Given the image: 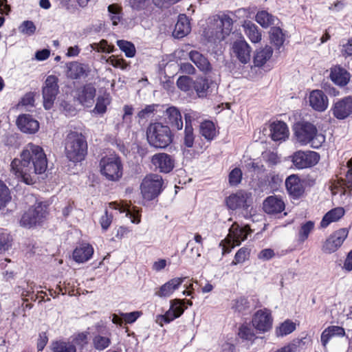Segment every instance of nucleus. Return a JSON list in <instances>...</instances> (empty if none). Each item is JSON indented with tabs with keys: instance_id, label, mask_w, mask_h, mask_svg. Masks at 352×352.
<instances>
[{
	"instance_id": "obj_1",
	"label": "nucleus",
	"mask_w": 352,
	"mask_h": 352,
	"mask_svg": "<svg viewBox=\"0 0 352 352\" xmlns=\"http://www.w3.org/2000/svg\"><path fill=\"white\" fill-rule=\"evenodd\" d=\"M47 168V160L43 148L33 143L28 144L10 164L11 172L21 182L30 185L35 182L34 175L42 174Z\"/></svg>"
},
{
	"instance_id": "obj_2",
	"label": "nucleus",
	"mask_w": 352,
	"mask_h": 352,
	"mask_svg": "<svg viewBox=\"0 0 352 352\" xmlns=\"http://www.w3.org/2000/svg\"><path fill=\"white\" fill-rule=\"evenodd\" d=\"M88 153L85 136L77 131H70L65 140V153L67 158L74 163L85 160Z\"/></svg>"
},
{
	"instance_id": "obj_3",
	"label": "nucleus",
	"mask_w": 352,
	"mask_h": 352,
	"mask_svg": "<svg viewBox=\"0 0 352 352\" xmlns=\"http://www.w3.org/2000/svg\"><path fill=\"white\" fill-rule=\"evenodd\" d=\"M148 144L157 148H165L173 140L170 127L161 122L151 123L146 129Z\"/></svg>"
},
{
	"instance_id": "obj_4",
	"label": "nucleus",
	"mask_w": 352,
	"mask_h": 352,
	"mask_svg": "<svg viewBox=\"0 0 352 352\" xmlns=\"http://www.w3.org/2000/svg\"><path fill=\"white\" fill-rule=\"evenodd\" d=\"M226 204L232 210H241V214L245 219H250L255 214L252 207V194L243 190L232 193L226 199Z\"/></svg>"
},
{
	"instance_id": "obj_5",
	"label": "nucleus",
	"mask_w": 352,
	"mask_h": 352,
	"mask_svg": "<svg viewBox=\"0 0 352 352\" xmlns=\"http://www.w3.org/2000/svg\"><path fill=\"white\" fill-rule=\"evenodd\" d=\"M99 167L101 175L109 181L116 182L122 177L123 164L117 154L102 157L99 162Z\"/></svg>"
},
{
	"instance_id": "obj_6",
	"label": "nucleus",
	"mask_w": 352,
	"mask_h": 352,
	"mask_svg": "<svg viewBox=\"0 0 352 352\" xmlns=\"http://www.w3.org/2000/svg\"><path fill=\"white\" fill-rule=\"evenodd\" d=\"M229 231L227 237L220 243V246H222L223 254L229 253L234 246L239 245L252 230L248 226L239 225L234 221Z\"/></svg>"
},
{
	"instance_id": "obj_7",
	"label": "nucleus",
	"mask_w": 352,
	"mask_h": 352,
	"mask_svg": "<svg viewBox=\"0 0 352 352\" xmlns=\"http://www.w3.org/2000/svg\"><path fill=\"white\" fill-rule=\"evenodd\" d=\"M164 180L157 174L147 175L142 180L140 190L144 199L151 201L157 197L163 190Z\"/></svg>"
},
{
	"instance_id": "obj_8",
	"label": "nucleus",
	"mask_w": 352,
	"mask_h": 352,
	"mask_svg": "<svg viewBox=\"0 0 352 352\" xmlns=\"http://www.w3.org/2000/svg\"><path fill=\"white\" fill-rule=\"evenodd\" d=\"M294 135L300 145H307L316 137L318 129L316 126L307 121H298L293 126Z\"/></svg>"
},
{
	"instance_id": "obj_9",
	"label": "nucleus",
	"mask_w": 352,
	"mask_h": 352,
	"mask_svg": "<svg viewBox=\"0 0 352 352\" xmlns=\"http://www.w3.org/2000/svg\"><path fill=\"white\" fill-rule=\"evenodd\" d=\"M58 78L54 75L48 76L42 88L43 107L45 109H50L54 103L59 92Z\"/></svg>"
},
{
	"instance_id": "obj_10",
	"label": "nucleus",
	"mask_w": 352,
	"mask_h": 352,
	"mask_svg": "<svg viewBox=\"0 0 352 352\" xmlns=\"http://www.w3.org/2000/svg\"><path fill=\"white\" fill-rule=\"evenodd\" d=\"M348 234L347 228H341L333 232L322 242V252L327 254L336 252L342 245Z\"/></svg>"
},
{
	"instance_id": "obj_11",
	"label": "nucleus",
	"mask_w": 352,
	"mask_h": 352,
	"mask_svg": "<svg viewBox=\"0 0 352 352\" xmlns=\"http://www.w3.org/2000/svg\"><path fill=\"white\" fill-rule=\"evenodd\" d=\"M292 162L298 169L314 166L320 160V155L312 151H298L291 156Z\"/></svg>"
},
{
	"instance_id": "obj_12",
	"label": "nucleus",
	"mask_w": 352,
	"mask_h": 352,
	"mask_svg": "<svg viewBox=\"0 0 352 352\" xmlns=\"http://www.w3.org/2000/svg\"><path fill=\"white\" fill-rule=\"evenodd\" d=\"M121 213H125V217L131 220H140L141 210L136 206L129 207V208H122L116 203H110L109 206L105 210L106 220H113L116 219L118 215Z\"/></svg>"
},
{
	"instance_id": "obj_13",
	"label": "nucleus",
	"mask_w": 352,
	"mask_h": 352,
	"mask_svg": "<svg viewBox=\"0 0 352 352\" xmlns=\"http://www.w3.org/2000/svg\"><path fill=\"white\" fill-rule=\"evenodd\" d=\"M287 192L292 199L298 200L306 196L305 186L302 183V179L295 174L288 176L285 182Z\"/></svg>"
},
{
	"instance_id": "obj_14",
	"label": "nucleus",
	"mask_w": 352,
	"mask_h": 352,
	"mask_svg": "<svg viewBox=\"0 0 352 352\" xmlns=\"http://www.w3.org/2000/svg\"><path fill=\"white\" fill-rule=\"evenodd\" d=\"M348 170L344 179H338L331 186L333 195H351L352 194V158L347 162Z\"/></svg>"
},
{
	"instance_id": "obj_15",
	"label": "nucleus",
	"mask_w": 352,
	"mask_h": 352,
	"mask_svg": "<svg viewBox=\"0 0 352 352\" xmlns=\"http://www.w3.org/2000/svg\"><path fill=\"white\" fill-rule=\"evenodd\" d=\"M252 325L258 333H265L272 327L273 318L269 309L258 310L253 316Z\"/></svg>"
},
{
	"instance_id": "obj_16",
	"label": "nucleus",
	"mask_w": 352,
	"mask_h": 352,
	"mask_svg": "<svg viewBox=\"0 0 352 352\" xmlns=\"http://www.w3.org/2000/svg\"><path fill=\"white\" fill-rule=\"evenodd\" d=\"M333 117L344 120L352 114V96H345L334 102L331 108Z\"/></svg>"
},
{
	"instance_id": "obj_17",
	"label": "nucleus",
	"mask_w": 352,
	"mask_h": 352,
	"mask_svg": "<svg viewBox=\"0 0 352 352\" xmlns=\"http://www.w3.org/2000/svg\"><path fill=\"white\" fill-rule=\"evenodd\" d=\"M350 72L340 65H334L329 69V78L336 85L346 87L351 80Z\"/></svg>"
},
{
	"instance_id": "obj_18",
	"label": "nucleus",
	"mask_w": 352,
	"mask_h": 352,
	"mask_svg": "<svg viewBox=\"0 0 352 352\" xmlns=\"http://www.w3.org/2000/svg\"><path fill=\"white\" fill-rule=\"evenodd\" d=\"M151 163L156 169L163 173H169L175 167V160L166 153H159L153 155Z\"/></svg>"
},
{
	"instance_id": "obj_19",
	"label": "nucleus",
	"mask_w": 352,
	"mask_h": 352,
	"mask_svg": "<svg viewBox=\"0 0 352 352\" xmlns=\"http://www.w3.org/2000/svg\"><path fill=\"white\" fill-rule=\"evenodd\" d=\"M232 50L233 54L241 64L245 65L250 62L252 48L243 38L235 41Z\"/></svg>"
},
{
	"instance_id": "obj_20",
	"label": "nucleus",
	"mask_w": 352,
	"mask_h": 352,
	"mask_svg": "<svg viewBox=\"0 0 352 352\" xmlns=\"http://www.w3.org/2000/svg\"><path fill=\"white\" fill-rule=\"evenodd\" d=\"M49 214V205L43 201L36 202L23 214L21 220H42Z\"/></svg>"
},
{
	"instance_id": "obj_21",
	"label": "nucleus",
	"mask_w": 352,
	"mask_h": 352,
	"mask_svg": "<svg viewBox=\"0 0 352 352\" xmlns=\"http://www.w3.org/2000/svg\"><path fill=\"white\" fill-rule=\"evenodd\" d=\"M309 103L314 110L323 112L328 107L329 99L323 91L314 89L309 93Z\"/></svg>"
},
{
	"instance_id": "obj_22",
	"label": "nucleus",
	"mask_w": 352,
	"mask_h": 352,
	"mask_svg": "<svg viewBox=\"0 0 352 352\" xmlns=\"http://www.w3.org/2000/svg\"><path fill=\"white\" fill-rule=\"evenodd\" d=\"M270 138L273 141H285L289 137V129L283 121L277 120L270 125Z\"/></svg>"
},
{
	"instance_id": "obj_23",
	"label": "nucleus",
	"mask_w": 352,
	"mask_h": 352,
	"mask_svg": "<svg viewBox=\"0 0 352 352\" xmlns=\"http://www.w3.org/2000/svg\"><path fill=\"white\" fill-rule=\"evenodd\" d=\"M90 72L91 69L89 65L75 61L69 64L67 76L72 80H78L87 77Z\"/></svg>"
},
{
	"instance_id": "obj_24",
	"label": "nucleus",
	"mask_w": 352,
	"mask_h": 352,
	"mask_svg": "<svg viewBox=\"0 0 352 352\" xmlns=\"http://www.w3.org/2000/svg\"><path fill=\"white\" fill-rule=\"evenodd\" d=\"M215 83L206 77H197L193 82V89L199 98H206L212 92Z\"/></svg>"
},
{
	"instance_id": "obj_25",
	"label": "nucleus",
	"mask_w": 352,
	"mask_h": 352,
	"mask_svg": "<svg viewBox=\"0 0 352 352\" xmlns=\"http://www.w3.org/2000/svg\"><path fill=\"white\" fill-rule=\"evenodd\" d=\"M16 124L21 131L30 134L36 133L39 129L38 122L29 114L19 116L16 120Z\"/></svg>"
},
{
	"instance_id": "obj_26",
	"label": "nucleus",
	"mask_w": 352,
	"mask_h": 352,
	"mask_svg": "<svg viewBox=\"0 0 352 352\" xmlns=\"http://www.w3.org/2000/svg\"><path fill=\"white\" fill-rule=\"evenodd\" d=\"M263 208L267 214H278L285 210L283 200L276 196H269L263 201Z\"/></svg>"
},
{
	"instance_id": "obj_27",
	"label": "nucleus",
	"mask_w": 352,
	"mask_h": 352,
	"mask_svg": "<svg viewBox=\"0 0 352 352\" xmlns=\"http://www.w3.org/2000/svg\"><path fill=\"white\" fill-rule=\"evenodd\" d=\"M186 278H173L162 285L156 292L155 295L161 297H169L183 283Z\"/></svg>"
},
{
	"instance_id": "obj_28",
	"label": "nucleus",
	"mask_w": 352,
	"mask_h": 352,
	"mask_svg": "<svg viewBox=\"0 0 352 352\" xmlns=\"http://www.w3.org/2000/svg\"><path fill=\"white\" fill-rule=\"evenodd\" d=\"M190 31L191 25L189 19L186 14H180L175 25L173 35L177 38H182L188 35Z\"/></svg>"
},
{
	"instance_id": "obj_29",
	"label": "nucleus",
	"mask_w": 352,
	"mask_h": 352,
	"mask_svg": "<svg viewBox=\"0 0 352 352\" xmlns=\"http://www.w3.org/2000/svg\"><path fill=\"white\" fill-rule=\"evenodd\" d=\"M345 336L344 328L339 326H329L324 329L320 336V341L324 348L327 347L329 340L333 337H343Z\"/></svg>"
},
{
	"instance_id": "obj_30",
	"label": "nucleus",
	"mask_w": 352,
	"mask_h": 352,
	"mask_svg": "<svg viewBox=\"0 0 352 352\" xmlns=\"http://www.w3.org/2000/svg\"><path fill=\"white\" fill-rule=\"evenodd\" d=\"M96 89L91 83L85 85L78 93V99L82 104L88 105L94 102Z\"/></svg>"
},
{
	"instance_id": "obj_31",
	"label": "nucleus",
	"mask_w": 352,
	"mask_h": 352,
	"mask_svg": "<svg viewBox=\"0 0 352 352\" xmlns=\"http://www.w3.org/2000/svg\"><path fill=\"white\" fill-rule=\"evenodd\" d=\"M93 254V247L89 243H82L74 250L73 258L76 262L83 263L90 259Z\"/></svg>"
},
{
	"instance_id": "obj_32",
	"label": "nucleus",
	"mask_w": 352,
	"mask_h": 352,
	"mask_svg": "<svg viewBox=\"0 0 352 352\" xmlns=\"http://www.w3.org/2000/svg\"><path fill=\"white\" fill-rule=\"evenodd\" d=\"M167 122L177 129L181 130L183 128V121L179 110L175 107H168L166 111Z\"/></svg>"
},
{
	"instance_id": "obj_33",
	"label": "nucleus",
	"mask_w": 352,
	"mask_h": 352,
	"mask_svg": "<svg viewBox=\"0 0 352 352\" xmlns=\"http://www.w3.org/2000/svg\"><path fill=\"white\" fill-rule=\"evenodd\" d=\"M189 58L201 71L204 72L211 71L212 67L209 60L200 52L192 50L189 53Z\"/></svg>"
},
{
	"instance_id": "obj_34",
	"label": "nucleus",
	"mask_w": 352,
	"mask_h": 352,
	"mask_svg": "<svg viewBox=\"0 0 352 352\" xmlns=\"http://www.w3.org/2000/svg\"><path fill=\"white\" fill-rule=\"evenodd\" d=\"M244 32L252 43H256L261 40V32L258 26L251 21H245L243 25Z\"/></svg>"
},
{
	"instance_id": "obj_35",
	"label": "nucleus",
	"mask_w": 352,
	"mask_h": 352,
	"mask_svg": "<svg viewBox=\"0 0 352 352\" xmlns=\"http://www.w3.org/2000/svg\"><path fill=\"white\" fill-rule=\"evenodd\" d=\"M185 129H184V145L188 148H191L193 146L195 136L193 133V128L192 126V118L190 113H185Z\"/></svg>"
},
{
	"instance_id": "obj_36",
	"label": "nucleus",
	"mask_w": 352,
	"mask_h": 352,
	"mask_svg": "<svg viewBox=\"0 0 352 352\" xmlns=\"http://www.w3.org/2000/svg\"><path fill=\"white\" fill-rule=\"evenodd\" d=\"M109 17L112 25H118L123 19V8L120 4L112 3L107 7Z\"/></svg>"
},
{
	"instance_id": "obj_37",
	"label": "nucleus",
	"mask_w": 352,
	"mask_h": 352,
	"mask_svg": "<svg viewBox=\"0 0 352 352\" xmlns=\"http://www.w3.org/2000/svg\"><path fill=\"white\" fill-rule=\"evenodd\" d=\"M199 133L206 140L210 142L217 136V131L213 122L204 120L199 126Z\"/></svg>"
},
{
	"instance_id": "obj_38",
	"label": "nucleus",
	"mask_w": 352,
	"mask_h": 352,
	"mask_svg": "<svg viewBox=\"0 0 352 352\" xmlns=\"http://www.w3.org/2000/svg\"><path fill=\"white\" fill-rule=\"evenodd\" d=\"M272 48L267 45L257 51L254 56V63L255 66L262 67L272 57Z\"/></svg>"
},
{
	"instance_id": "obj_39",
	"label": "nucleus",
	"mask_w": 352,
	"mask_h": 352,
	"mask_svg": "<svg viewBox=\"0 0 352 352\" xmlns=\"http://www.w3.org/2000/svg\"><path fill=\"white\" fill-rule=\"evenodd\" d=\"M270 38L271 43L279 50L285 41V34L279 27H272L270 31Z\"/></svg>"
},
{
	"instance_id": "obj_40",
	"label": "nucleus",
	"mask_w": 352,
	"mask_h": 352,
	"mask_svg": "<svg viewBox=\"0 0 352 352\" xmlns=\"http://www.w3.org/2000/svg\"><path fill=\"white\" fill-rule=\"evenodd\" d=\"M276 17L265 10L258 11L256 16V21L264 28H267L274 24Z\"/></svg>"
},
{
	"instance_id": "obj_41",
	"label": "nucleus",
	"mask_w": 352,
	"mask_h": 352,
	"mask_svg": "<svg viewBox=\"0 0 352 352\" xmlns=\"http://www.w3.org/2000/svg\"><path fill=\"white\" fill-rule=\"evenodd\" d=\"M184 305V300L174 299L170 300V306L167 311L168 314L170 315L171 318H173V320L183 314L185 310Z\"/></svg>"
},
{
	"instance_id": "obj_42",
	"label": "nucleus",
	"mask_w": 352,
	"mask_h": 352,
	"mask_svg": "<svg viewBox=\"0 0 352 352\" xmlns=\"http://www.w3.org/2000/svg\"><path fill=\"white\" fill-rule=\"evenodd\" d=\"M52 352H76L75 345L64 340L54 341L51 344Z\"/></svg>"
},
{
	"instance_id": "obj_43",
	"label": "nucleus",
	"mask_w": 352,
	"mask_h": 352,
	"mask_svg": "<svg viewBox=\"0 0 352 352\" xmlns=\"http://www.w3.org/2000/svg\"><path fill=\"white\" fill-rule=\"evenodd\" d=\"M296 329V324L286 320L276 328L275 333L278 337H283L292 333Z\"/></svg>"
},
{
	"instance_id": "obj_44",
	"label": "nucleus",
	"mask_w": 352,
	"mask_h": 352,
	"mask_svg": "<svg viewBox=\"0 0 352 352\" xmlns=\"http://www.w3.org/2000/svg\"><path fill=\"white\" fill-rule=\"evenodd\" d=\"M314 228V221H306L300 224L298 230V240L300 243H303L307 239L310 232Z\"/></svg>"
},
{
	"instance_id": "obj_45",
	"label": "nucleus",
	"mask_w": 352,
	"mask_h": 352,
	"mask_svg": "<svg viewBox=\"0 0 352 352\" xmlns=\"http://www.w3.org/2000/svg\"><path fill=\"white\" fill-rule=\"evenodd\" d=\"M116 43L127 58H133L135 56L136 49L132 42L122 39L118 40Z\"/></svg>"
},
{
	"instance_id": "obj_46",
	"label": "nucleus",
	"mask_w": 352,
	"mask_h": 352,
	"mask_svg": "<svg viewBox=\"0 0 352 352\" xmlns=\"http://www.w3.org/2000/svg\"><path fill=\"white\" fill-rule=\"evenodd\" d=\"M261 157L269 167H274L280 162L278 153L270 150L262 152Z\"/></svg>"
},
{
	"instance_id": "obj_47",
	"label": "nucleus",
	"mask_w": 352,
	"mask_h": 352,
	"mask_svg": "<svg viewBox=\"0 0 352 352\" xmlns=\"http://www.w3.org/2000/svg\"><path fill=\"white\" fill-rule=\"evenodd\" d=\"M11 199L10 189L3 181L0 180V210L6 207Z\"/></svg>"
},
{
	"instance_id": "obj_48",
	"label": "nucleus",
	"mask_w": 352,
	"mask_h": 352,
	"mask_svg": "<svg viewBox=\"0 0 352 352\" xmlns=\"http://www.w3.org/2000/svg\"><path fill=\"white\" fill-rule=\"evenodd\" d=\"M250 250L246 247L240 248L235 254L234 258L232 261V265H236L244 263L250 257Z\"/></svg>"
},
{
	"instance_id": "obj_49",
	"label": "nucleus",
	"mask_w": 352,
	"mask_h": 352,
	"mask_svg": "<svg viewBox=\"0 0 352 352\" xmlns=\"http://www.w3.org/2000/svg\"><path fill=\"white\" fill-rule=\"evenodd\" d=\"M12 237L4 230H0V254L9 250L12 245Z\"/></svg>"
},
{
	"instance_id": "obj_50",
	"label": "nucleus",
	"mask_w": 352,
	"mask_h": 352,
	"mask_svg": "<svg viewBox=\"0 0 352 352\" xmlns=\"http://www.w3.org/2000/svg\"><path fill=\"white\" fill-rule=\"evenodd\" d=\"M111 344V340L109 337L96 336L93 339V344L96 349L102 351L107 348Z\"/></svg>"
},
{
	"instance_id": "obj_51",
	"label": "nucleus",
	"mask_w": 352,
	"mask_h": 352,
	"mask_svg": "<svg viewBox=\"0 0 352 352\" xmlns=\"http://www.w3.org/2000/svg\"><path fill=\"white\" fill-rule=\"evenodd\" d=\"M91 47L98 52L111 53L115 50L114 45H109L105 39H102L99 43H93Z\"/></svg>"
},
{
	"instance_id": "obj_52",
	"label": "nucleus",
	"mask_w": 352,
	"mask_h": 352,
	"mask_svg": "<svg viewBox=\"0 0 352 352\" xmlns=\"http://www.w3.org/2000/svg\"><path fill=\"white\" fill-rule=\"evenodd\" d=\"M193 82L190 77L182 76L178 78L177 85L180 90L186 92L190 91L191 87L193 88Z\"/></svg>"
},
{
	"instance_id": "obj_53",
	"label": "nucleus",
	"mask_w": 352,
	"mask_h": 352,
	"mask_svg": "<svg viewBox=\"0 0 352 352\" xmlns=\"http://www.w3.org/2000/svg\"><path fill=\"white\" fill-rule=\"evenodd\" d=\"M345 211L342 207H337L327 212L322 220H340L344 215Z\"/></svg>"
},
{
	"instance_id": "obj_54",
	"label": "nucleus",
	"mask_w": 352,
	"mask_h": 352,
	"mask_svg": "<svg viewBox=\"0 0 352 352\" xmlns=\"http://www.w3.org/2000/svg\"><path fill=\"white\" fill-rule=\"evenodd\" d=\"M283 177L279 174L271 173L268 179V185L272 191H277L283 184Z\"/></svg>"
},
{
	"instance_id": "obj_55",
	"label": "nucleus",
	"mask_w": 352,
	"mask_h": 352,
	"mask_svg": "<svg viewBox=\"0 0 352 352\" xmlns=\"http://www.w3.org/2000/svg\"><path fill=\"white\" fill-rule=\"evenodd\" d=\"M242 171L239 168H234L232 169L228 175L229 184L232 186L239 185L242 180Z\"/></svg>"
},
{
	"instance_id": "obj_56",
	"label": "nucleus",
	"mask_w": 352,
	"mask_h": 352,
	"mask_svg": "<svg viewBox=\"0 0 352 352\" xmlns=\"http://www.w3.org/2000/svg\"><path fill=\"white\" fill-rule=\"evenodd\" d=\"M129 3L131 8L136 11L148 10L151 6L150 0H129Z\"/></svg>"
},
{
	"instance_id": "obj_57",
	"label": "nucleus",
	"mask_w": 352,
	"mask_h": 352,
	"mask_svg": "<svg viewBox=\"0 0 352 352\" xmlns=\"http://www.w3.org/2000/svg\"><path fill=\"white\" fill-rule=\"evenodd\" d=\"M109 104L110 99L108 96H99L94 111L98 113L103 114L107 111V107Z\"/></svg>"
},
{
	"instance_id": "obj_58",
	"label": "nucleus",
	"mask_w": 352,
	"mask_h": 352,
	"mask_svg": "<svg viewBox=\"0 0 352 352\" xmlns=\"http://www.w3.org/2000/svg\"><path fill=\"white\" fill-rule=\"evenodd\" d=\"M221 32L223 34H229L232 29L233 21L228 14H223L220 18Z\"/></svg>"
},
{
	"instance_id": "obj_59",
	"label": "nucleus",
	"mask_w": 352,
	"mask_h": 352,
	"mask_svg": "<svg viewBox=\"0 0 352 352\" xmlns=\"http://www.w3.org/2000/svg\"><path fill=\"white\" fill-rule=\"evenodd\" d=\"M35 93L32 91H30L26 93L19 102L17 106H23V107H34L35 102Z\"/></svg>"
},
{
	"instance_id": "obj_60",
	"label": "nucleus",
	"mask_w": 352,
	"mask_h": 352,
	"mask_svg": "<svg viewBox=\"0 0 352 352\" xmlns=\"http://www.w3.org/2000/svg\"><path fill=\"white\" fill-rule=\"evenodd\" d=\"M108 62L116 68H120L122 69H125L128 64L126 61L122 58H118L115 56H111L109 58Z\"/></svg>"
},
{
	"instance_id": "obj_61",
	"label": "nucleus",
	"mask_w": 352,
	"mask_h": 352,
	"mask_svg": "<svg viewBox=\"0 0 352 352\" xmlns=\"http://www.w3.org/2000/svg\"><path fill=\"white\" fill-rule=\"evenodd\" d=\"M302 344L301 340L294 341L287 346H285L275 352H298L299 348Z\"/></svg>"
},
{
	"instance_id": "obj_62",
	"label": "nucleus",
	"mask_w": 352,
	"mask_h": 352,
	"mask_svg": "<svg viewBox=\"0 0 352 352\" xmlns=\"http://www.w3.org/2000/svg\"><path fill=\"white\" fill-rule=\"evenodd\" d=\"M21 32L28 35H32L36 31V26L32 21H25L21 25Z\"/></svg>"
},
{
	"instance_id": "obj_63",
	"label": "nucleus",
	"mask_w": 352,
	"mask_h": 352,
	"mask_svg": "<svg viewBox=\"0 0 352 352\" xmlns=\"http://www.w3.org/2000/svg\"><path fill=\"white\" fill-rule=\"evenodd\" d=\"M140 316L141 313L140 311L121 314V316H122L125 322L129 324L134 322Z\"/></svg>"
},
{
	"instance_id": "obj_64",
	"label": "nucleus",
	"mask_w": 352,
	"mask_h": 352,
	"mask_svg": "<svg viewBox=\"0 0 352 352\" xmlns=\"http://www.w3.org/2000/svg\"><path fill=\"white\" fill-rule=\"evenodd\" d=\"M341 53L344 57L352 56V38H349L346 43L342 45Z\"/></svg>"
}]
</instances>
